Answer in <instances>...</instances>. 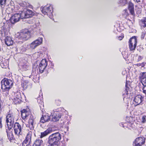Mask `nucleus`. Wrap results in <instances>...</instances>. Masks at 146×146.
Listing matches in <instances>:
<instances>
[{"instance_id":"473e14b6","label":"nucleus","mask_w":146,"mask_h":146,"mask_svg":"<svg viewBox=\"0 0 146 146\" xmlns=\"http://www.w3.org/2000/svg\"><path fill=\"white\" fill-rule=\"evenodd\" d=\"M52 131V129L51 128H48L47 130H46V135L48 134L51 133Z\"/></svg>"},{"instance_id":"6e6d98bb","label":"nucleus","mask_w":146,"mask_h":146,"mask_svg":"<svg viewBox=\"0 0 146 146\" xmlns=\"http://www.w3.org/2000/svg\"><path fill=\"white\" fill-rule=\"evenodd\" d=\"M26 82H24V83H23V86H24V84H26Z\"/></svg>"},{"instance_id":"f704fd0d","label":"nucleus","mask_w":146,"mask_h":146,"mask_svg":"<svg viewBox=\"0 0 146 146\" xmlns=\"http://www.w3.org/2000/svg\"><path fill=\"white\" fill-rule=\"evenodd\" d=\"M17 50H20L21 51H24V47L23 46H21L20 47L17 46Z\"/></svg>"},{"instance_id":"1a4fd4ad","label":"nucleus","mask_w":146,"mask_h":146,"mask_svg":"<svg viewBox=\"0 0 146 146\" xmlns=\"http://www.w3.org/2000/svg\"><path fill=\"white\" fill-rule=\"evenodd\" d=\"M53 11L52 7L50 5H46V15L49 17L50 19H53V15L52 14V12Z\"/></svg>"},{"instance_id":"6ab92c4d","label":"nucleus","mask_w":146,"mask_h":146,"mask_svg":"<svg viewBox=\"0 0 146 146\" xmlns=\"http://www.w3.org/2000/svg\"><path fill=\"white\" fill-rule=\"evenodd\" d=\"M8 6L7 10H9L10 12L12 11L14 9V5L13 1H11L10 3L8 4Z\"/></svg>"},{"instance_id":"bb28decb","label":"nucleus","mask_w":146,"mask_h":146,"mask_svg":"<svg viewBox=\"0 0 146 146\" xmlns=\"http://www.w3.org/2000/svg\"><path fill=\"white\" fill-rule=\"evenodd\" d=\"M12 100L13 102V103L15 104H20L21 101V100H20L19 101V100L18 101V99L17 98H16L15 97Z\"/></svg>"},{"instance_id":"4be33fe9","label":"nucleus","mask_w":146,"mask_h":146,"mask_svg":"<svg viewBox=\"0 0 146 146\" xmlns=\"http://www.w3.org/2000/svg\"><path fill=\"white\" fill-rule=\"evenodd\" d=\"M140 25L144 28L146 27V17H144L139 22Z\"/></svg>"},{"instance_id":"9b49d317","label":"nucleus","mask_w":146,"mask_h":146,"mask_svg":"<svg viewBox=\"0 0 146 146\" xmlns=\"http://www.w3.org/2000/svg\"><path fill=\"white\" fill-rule=\"evenodd\" d=\"M20 19V16L18 13L12 15L10 19L11 23L12 24L19 21Z\"/></svg>"},{"instance_id":"5701e85b","label":"nucleus","mask_w":146,"mask_h":146,"mask_svg":"<svg viewBox=\"0 0 146 146\" xmlns=\"http://www.w3.org/2000/svg\"><path fill=\"white\" fill-rule=\"evenodd\" d=\"M14 97L16 98H17L18 99V101H19L20 100H22V98L21 97V94L19 92H15L13 94Z\"/></svg>"},{"instance_id":"ea45409f","label":"nucleus","mask_w":146,"mask_h":146,"mask_svg":"<svg viewBox=\"0 0 146 146\" xmlns=\"http://www.w3.org/2000/svg\"><path fill=\"white\" fill-rule=\"evenodd\" d=\"M142 119V122L143 123L145 122L146 121V116L145 115L143 116Z\"/></svg>"},{"instance_id":"8fccbe9b","label":"nucleus","mask_w":146,"mask_h":146,"mask_svg":"<svg viewBox=\"0 0 146 146\" xmlns=\"http://www.w3.org/2000/svg\"><path fill=\"white\" fill-rule=\"evenodd\" d=\"M28 145L26 143H23L22 144V146H27Z\"/></svg>"},{"instance_id":"f8f14e48","label":"nucleus","mask_w":146,"mask_h":146,"mask_svg":"<svg viewBox=\"0 0 146 146\" xmlns=\"http://www.w3.org/2000/svg\"><path fill=\"white\" fill-rule=\"evenodd\" d=\"M143 100V97L140 95H139L136 96L134 98V101L137 105L140 104Z\"/></svg>"},{"instance_id":"864d4df0","label":"nucleus","mask_w":146,"mask_h":146,"mask_svg":"<svg viewBox=\"0 0 146 146\" xmlns=\"http://www.w3.org/2000/svg\"><path fill=\"white\" fill-rule=\"evenodd\" d=\"M137 2H140V0H135Z\"/></svg>"},{"instance_id":"4468645a","label":"nucleus","mask_w":146,"mask_h":146,"mask_svg":"<svg viewBox=\"0 0 146 146\" xmlns=\"http://www.w3.org/2000/svg\"><path fill=\"white\" fill-rule=\"evenodd\" d=\"M5 44L8 46L12 45L13 44V41L12 38L9 36H7L5 39Z\"/></svg>"},{"instance_id":"de8ad7c7","label":"nucleus","mask_w":146,"mask_h":146,"mask_svg":"<svg viewBox=\"0 0 146 146\" xmlns=\"http://www.w3.org/2000/svg\"><path fill=\"white\" fill-rule=\"evenodd\" d=\"M2 127V120L1 118H0V128Z\"/></svg>"},{"instance_id":"49530a36","label":"nucleus","mask_w":146,"mask_h":146,"mask_svg":"<svg viewBox=\"0 0 146 146\" xmlns=\"http://www.w3.org/2000/svg\"><path fill=\"white\" fill-rule=\"evenodd\" d=\"M28 113V112L25 109H23L21 111V113Z\"/></svg>"},{"instance_id":"a878e982","label":"nucleus","mask_w":146,"mask_h":146,"mask_svg":"<svg viewBox=\"0 0 146 146\" xmlns=\"http://www.w3.org/2000/svg\"><path fill=\"white\" fill-rule=\"evenodd\" d=\"M27 15H28L29 18L31 17L32 14V11L30 10H27L25 11Z\"/></svg>"},{"instance_id":"7ed1b4c3","label":"nucleus","mask_w":146,"mask_h":146,"mask_svg":"<svg viewBox=\"0 0 146 146\" xmlns=\"http://www.w3.org/2000/svg\"><path fill=\"white\" fill-rule=\"evenodd\" d=\"M47 116V118L46 120V122L50 120L53 121H58L61 118L62 116L61 114L59 112L50 113V114L46 113V116Z\"/></svg>"},{"instance_id":"aec40b11","label":"nucleus","mask_w":146,"mask_h":146,"mask_svg":"<svg viewBox=\"0 0 146 146\" xmlns=\"http://www.w3.org/2000/svg\"><path fill=\"white\" fill-rule=\"evenodd\" d=\"M43 143L42 141L39 139H37L35 141L33 146H40Z\"/></svg>"},{"instance_id":"4d7b16f0","label":"nucleus","mask_w":146,"mask_h":146,"mask_svg":"<svg viewBox=\"0 0 146 146\" xmlns=\"http://www.w3.org/2000/svg\"><path fill=\"white\" fill-rule=\"evenodd\" d=\"M46 67L47 66V61H46Z\"/></svg>"},{"instance_id":"5fc2aeb1","label":"nucleus","mask_w":146,"mask_h":146,"mask_svg":"<svg viewBox=\"0 0 146 146\" xmlns=\"http://www.w3.org/2000/svg\"><path fill=\"white\" fill-rule=\"evenodd\" d=\"M123 37L122 38V37H121V36H119V38H121V39H120V38H119V39L120 40H121L122 39V38H123Z\"/></svg>"},{"instance_id":"3c124183","label":"nucleus","mask_w":146,"mask_h":146,"mask_svg":"<svg viewBox=\"0 0 146 146\" xmlns=\"http://www.w3.org/2000/svg\"><path fill=\"white\" fill-rule=\"evenodd\" d=\"M1 102H0V111L1 110Z\"/></svg>"},{"instance_id":"09e8293b","label":"nucleus","mask_w":146,"mask_h":146,"mask_svg":"<svg viewBox=\"0 0 146 146\" xmlns=\"http://www.w3.org/2000/svg\"><path fill=\"white\" fill-rule=\"evenodd\" d=\"M1 66H2V68H6V66H4V63H2L1 64Z\"/></svg>"},{"instance_id":"f03ea898","label":"nucleus","mask_w":146,"mask_h":146,"mask_svg":"<svg viewBox=\"0 0 146 146\" xmlns=\"http://www.w3.org/2000/svg\"><path fill=\"white\" fill-rule=\"evenodd\" d=\"M18 38L23 41L27 40L31 37L30 32L27 29L22 30L19 33H18Z\"/></svg>"},{"instance_id":"20e7f679","label":"nucleus","mask_w":146,"mask_h":146,"mask_svg":"<svg viewBox=\"0 0 146 146\" xmlns=\"http://www.w3.org/2000/svg\"><path fill=\"white\" fill-rule=\"evenodd\" d=\"M14 116L12 113H9L6 116V122L9 129H11L14 123Z\"/></svg>"},{"instance_id":"e433bc0d","label":"nucleus","mask_w":146,"mask_h":146,"mask_svg":"<svg viewBox=\"0 0 146 146\" xmlns=\"http://www.w3.org/2000/svg\"><path fill=\"white\" fill-rule=\"evenodd\" d=\"M41 10L42 13L44 15L46 14V11L45 9V7L42 8L41 7L40 8Z\"/></svg>"},{"instance_id":"a18cd8bd","label":"nucleus","mask_w":146,"mask_h":146,"mask_svg":"<svg viewBox=\"0 0 146 146\" xmlns=\"http://www.w3.org/2000/svg\"><path fill=\"white\" fill-rule=\"evenodd\" d=\"M142 58H143V57L142 56H139L138 57V60H137V61H140V60H141L142 59Z\"/></svg>"},{"instance_id":"c9c22d12","label":"nucleus","mask_w":146,"mask_h":146,"mask_svg":"<svg viewBox=\"0 0 146 146\" xmlns=\"http://www.w3.org/2000/svg\"><path fill=\"white\" fill-rule=\"evenodd\" d=\"M146 35V32H143L141 35V38L142 39H143L144 38Z\"/></svg>"},{"instance_id":"dca6fc26","label":"nucleus","mask_w":146,"mask_h":146,"mask_svg":"<svg viewBox=\"0 0 146 146\" xmlns=\"http://www.w3.org/2000/svg\"><path fill=\"white\" fill-rule=\"evenodd\" d=\"M128 9L131 14L133 15H134V5L131 2H129V4Z\"/></svg>"},{"instance_id":"6e6552de","label":"nucleus","mask_w":146,"mask_h":146,"mask_svg":"<svg viewBox=\"0 0 146 146\" xmlns=\"http://www.w3.org/2000/svg\"><path fill=\"white\" fill-rule=\"evenodd\" d=\"M145 139L142 137H138L136 138L133 143L134 146H141L144 144Z\"/></svg>"},{"instance_id":"2eb2a0df","label":"nucleus","mask_w":146,"mask_h":146,"mask_svg":"<svg viewBox=\"0 0 146 146\" xmlns=\"http://www.w3.org/2000/svg\"><path fill=\"white\" fill-rule=\"evenodd\" d=\"M44 62L45 63H46V59L45 58L43 59L41 61V63L39 65V72L41 73H42L43 72L44 70L46 68V65L45 64L43 63Z\"/></svg>"},{"instance_id":"393cba45","label":"nucleus","mask_w":146,"mask_h":146,"mask_svg":"<svg viewBox=\"0 0 146 146\" xmlns=\"http://www.w3.org/2000/svg\"><path fill=\"white\" fill-rule=\"evenodd\" d=\"M6 0H0V4L1 8H3L6 5Z\"/></svg>"},{"instance_id":"7c9ffc66","label":"nucleus","mask_w":146,"mask_h":146,"mask_svg":"<svg viewBox=\"0 0 146 146\" xmlns=\"http://www.w3.org/2000/svg\"><path fill=\"white\" fill-rule=\"evenodd\" d=\"M127 84H127V82H126V83L125 86V94L127 95L128 94V90L129 89V88L127 86Z\"/></svg>"},{"instance_id":"ddd939ff","label":"nucleus","mask_w":146,"mask_h":146,"mask_svg":"<svg viewBox=\"0 0 146 146\" xmlns=\"http://www.w3.org/2000/svg\"><path fill=\"white\" fill-rule=\"evenodd\" d=\"M30 118L28 122L29 127L30 129L32 130L34 129V118L33 116L32 115H30Z\"/></svg>"},{"instance_id":"4c0bfd02","label":"nucleus","mask_w":146,"mask_h":146,"mask_svg":"<svg viewBox=\"0 0 146 146\" xmlns=\"http://www.w3.org/2000/svg\"><path fill=\"white\" fill-rule=\"evenodd\" d=\"M45 136H46V131L43 132H41V133L40 138H42V137H45Z\"/></svg>"},{"instance_id":"0eeeda50","label":"nucleus","mask_w":146,"mask_h":146,"mask_svg":"<svg viewBox=\"0 0 146 146\" xmlns=\"http://www.w3.org/2000/svg\"><path fill=\"white\" fill-rule=\"evenodd\" d=\"M42 41V38H39L33 41L29 44L30 48L32 49H34L40 45Z\"/></svg>"},{"instance_id":"2f4dec72","label":"nucleus","mask_w":146,"mask_h":146,"mask_svg":"<svg viewBox=\"0 0 146 146\" xmlns=\"http://www.w3.org/2000/svg\"><path fill=\"white\" fill-rule=\"evenodd\" d=\"M146 64V62H142L141 63H138L135 64V65L137 66H141L142 67H143Z\"/></svg>"},{"instance_id":"cd10ccee","label":"nucleus","mask_w":146,"mask_h":146,"mask_svg":"<svg viewBox=\"0 0 146 146\" xmlns=\"http://www.w3.org/2000/svg\"><path fill=\"white\" fill-rule=\"evenodd\" d=\"M46 121L45 119H44V117H43V115H42V117L40 118V125L42 127V124L44 123Z\"/></svg>"},{"instance_id":"72a5a7b5","label":"nucleus","mask_w":146,"mask_h":146,"mask_svg":"<svg viewBox=\"0 0 146 146\" xmlns=\"http://www.w3.org/2000/svg\"><path fill=\"white\" fill-rule=\"evenodd\" d=\"M122 54L124 58L125 59L128 57V54L127 52L125 51L122 52Z\"/></svg>"},{"instance_id":"79ce46f5","label":"nucleus","mask_w":146,"mask_h":146,"mask_svg":"<svg viewBox=\"0 0 146 146\" xmlns=\"http://www.w3.org/2000/svg\"><path fill=\"white\" fill-rule=\"evenodd\" d=\"M23 142L24 143H26L27 144V145H30V143H30L29 142L27 141V140H25V139L24 141Z\"/></svg>"},{"instance_id":"39448f33","label":"nucleus","mask_w":146,"mask_h":146,"mask_svg":"<svg viewBox=\"0 0 146 146\" xmlns=\"http://www.w3.org/2000/svg\"><path fill=\"white\" fill-rule=\"evenodd\" d=\"M139 78L143 86V92L146 96V72H141L139 74Z\"/></svg>"},{"instance_id":"c756f323","label":"nucleus","mask_w":146,"mask_h":146,"mask_svg":"<svg viewBox=\"0 0 146 146\" xmlns=\"http://www.w3.org/2000/svg\"><path fill=\"white\" fill-rule=\"evenodd\" d=\"M119 3L123 6L125 5L127 3V0H120Z\"/></svg>"},{"instance_id":"58836bf2","label":"nucleus","mask_w":146,"mask_h":146,"mask_svg":"<svg viewBox=\"0 0 146 146\" xmlns=\"http://www.w3.org/2000/svg\"><path fill=\"white\" fill-rule=\"evenodd\" d=\"M58 146H66L64 142L62 141H61L58 145Z\"/></svg>"},{"instance_id":"a19ab883","label":"nucleus","mask_w":146,"mask_h":146,"mask_svg":"<svg viewBox=\"0 0 146 146\" xmlns=\"http://www.w3.org/2000/svg\"><path fill=\"white\" fill-rule=\"evenodd\" d=\"M41 105L40 106V109L42 110V113H44V111H45L44 110H43V109L42 108V107H44V106H42V104H41Z\"/></svg>"},{"instance_id":"c85d7f7f","label":"nucleus","mask_w":146,"mask_h":146,"mask_svg":"<svg viewBox=\"0 0 146 146\" xmlns=\"http://www.w3.org/2000/svg\"><path fill=\"white\" fill-rule=\"evenodd\" d=\"M21 116L22 119H24L26 118H27L28 117V113H21Z\"/></svg>"},{"instance_id":"423d86ee","label":"nucleus","mask_w":146,"mask_h":146,"mask_svg":"<svg viewBox=\"0 0 146 146\" xmlns=\"http://www.w3.org/2000/svg\"><path fill=\"white\" fill-rule=\"evenodd\" d=\"M129 48L130 51L134 50L137 46V39L135 36L131 38L129 40Z\"/></svg>"},{"instance_id":"9d476101","label":"nucleus","mask_w":146,"mask_h":146,"mask_svg":"<svg viewBox=\"0 0 146 146\" xmlns=\"http://www.w3.org/2000/svg\"><path fill=\"white\" fill-rule=\"evenodd\" d=\"M15 134L17 135L20 134L21 131V127L18 122H15L13 127Z\"/></svg>"},{"instance_id":"603ef678","label":"nucleus","mask_w":146,"mask_h":146,"mask_svg":"<svg viewBox=\"0 0 146 146\" xmlns=\"http://www.w3.org/2000/svg\"><path fill=\"white\" fill-rule=\"evenodd\" d=\"M39 100V99H38V100H37V101H38V102H39V103H42V101H41V102H39V101H38Z\"/></svg>"},{"instance_id":"a211bd4d","label":"nucleus","mask_w":146,"mask_h":146,"mask_svg":"<svg viewBox=\"0 0 146 146\" xmlns=\"http://www.w3.org/2000/svg\"><path fill=\"white\" fill-rule=\"evenodd\" d=\"M52 136L55 139L56 141L58 142L61 139V135L59 132H56L52 134Z\"/></svg>"},{"instance_id":"f257e3e1","label":"nucleus","mask_w":146,"mask_h":146,"mask_svg":"<svg viewBox=\"0 0 146 146\" xmlns=\"http://www.w3.org/2000/svg\"><path fill=\"white\" fill-rule=\"evenodd\" d=\"M13 81L11 80L4 78L1 82V88L3 92H8L13 85Z\"/></svg>"},{"instance_id":"13d9d810","label":"nucleus","mask_w":146,"mask_h":146,"mask_svg":"<svg viewBox=\"0 0 146 146\" xmlns=\"http://www.w3.org/2000/svg\"><path fill=\"white\" fill-rule=\"evenodd\" d=\"M125 94V93H123V95H124Z\"/></svg>"},{"instance_id":"37998d69","label":"nucleus","mask_w":146,"mask_h":146,"mask_svg":"<svg viewBox=\"0 0 146 146\" xmlns=\"http://www.w3.org/2000/svg\"><path fill=\"white\" fill-rule=\"evenodd\" d=\"M60 110H61V108H58L56 110H55V111H54V110H53V111H54V112L55 113L56 112H58L59 111H60Z\"/></svg>"},{"instance_id":"f3484780","label":"nucleus","mask_w":146,"mask_h":146,"mask_svg":"<svg viewBox=\"0 0 146 146\" xmlns=\"http://www.w3.org/2000/svg\"><path fill=\"white\" fill-rule=\"evenodd\" d=\"M52 135H50L48 137V141L47 143L48 144V146H49L50 144H53V143H58V142L55 140L54 137L52 136Z\"/></svg>"},{"instance_id":"412c9836","label":"nucleus","mask_w":146,"mask_h":146,"mask_svg":"<svg viewBox=\"0 0 146 146\" xmlns=\"http://www.w3.org/2000/svg\"><path fill=\"white\" fill-rule=\"evenodd\" d=\"M18 13L19 14L20 16V19H23L29 18V16L26 15L25 11L19 12Z\"/></svg>"},{"instance_id":"c03bdc74","label":"nucleus","mask_w":146,"mask_h":146,"mask_svg":"<svg viewBox=\"0 0 146 146\" xmlns=\"http://www.w3.org/2000/svg\"><path fill=\"white\" fill-rule=\"evenodd\" d=\"M6 132L7 133L8 137L9 139H11L10 137V134L8 133V131L7 130H6Z\"/></svg>"},{"instance_id":"b1692460","label":"nucleus","mask_w":146,"mask_h":146,"mask_svg":"<svg viewBox=\"0 0 146 146\" xmlns=\"http://www.w3.org/2000/svg\"><path fill=\"white\" fill-rule=\"evenodd\" d=\"M32 133L31 132H29L27 134L25 140L31 143V139Z\"/></svg>"}]
</instances>
